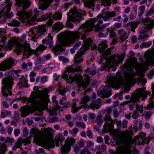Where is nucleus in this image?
<instances>
[{"label":"nucleus","mask_w":154,"mask_h":154,"mask_svg":"<svg viewBox=\"0 0 154 154\" xmlns=\"http://www.w3.org/2000/svg\"><path fill=\"white\" fill-rule=\"evenodd\" d=\"M126 34H125L121 35L120 39L122 42L124 41L127 38V36L126 35Z\"/></svg>","instance_id":"nucleus-64"},{"label":"nucleus","mask_w":154,"mask_h":154,"mask_svg":"<svg viewBox=\"0 0 154 154\" xmlns=\"http://www.w3.org/2000/svg\"><path fill=\"white\" fill-rule=\"evenodd\" d=\"M132 133L131 131H122L120 133V138L117 141L118 145L120 146L118 148V154H130V148L127 146L122 145L130 140Z\"/></svg>","instance_id":"nucleus-7"},{"label":"nucleus","mask_w":154,"mask_h":154,"mask_svg":"<svg viewBox=\"0 0 154 154\" xmlns=\"http://www.w3.org/2000/svg\"><path fill=\"white\" fill-rule=\"evenodd\" d=\"M142 23L144 24V30L141 31L140 33L143 34L144 33H146L151 30L154 26V20H152L149 17H147L143 20Z\"/></svg>","instance_id":"nucleus-15"},{"label":"nucleus","mask_w":154,"mask_h":154,"mask_svg":"<svg viewBox=\"0 0 154 154\" xmlns=\"http://www.w3.org/2000/svg\"><path fill=\"white\" fill-rule=\"evenodd\" d=\"M107 47L106 42L104 41L101 42L100 45H98V47H97L96 45H94L91 47V48L92 50H95V51H98L100 53L103 52H103L106 51L107 49L105 51H104V50H105Z\"/></svg>","instance_id":"nucleus-19"},{"label":"nucleus","mask_w":154,"mask_h":154,"mask_svg":"<svg viewBox=\"0 0 154 154\" xmlns=\"http://www.w3.org/2000/svg\"><path fill=\"white\" fill-rule=\"evenodd\" d=\"M145 8V6H142L139 7V9L140 11V13L138 14V16H139L140 17L143 14Z\"/></svg>","instance_id":"nucleus-52"},{"label":"nucleus","mask_w":154,"mask_h":154,"mask_svg":"<svg viewBox=\"0 0 154 154\" xmlns=\"http://www.w3.org/2000/svg\"><path fill=\"white\" fill-rule=\"evenodd\" d=\"M136 109L139 111L140 113H142L143 110V105H141L139 106L138 104H136Z\"/></svg>","instance_id":"nucleus-51"},{"label":"nucleus","mask_w":154,"mask_h":154,"mask_svg":"<svg viewBox=\"0 0 154 154\" xmlns=\"http://www.w3.org/2000/svg\"><path fill=\"white\" fill-rule=\"evenodd\" d=\"M68 149V147H66L65 146H63L61 149V153L62 154H67V151H66Z\"/></svg>","instance_id":"nucleus-53"},{"label":"nucleus","mask_w":154,"mask_h":154,"mask_svg":"<svg viewBox=\"0 0 154 154\" xmlns=\"http://www.w3.org/2000/svg\"><path fill=\"white\" fill-rule=\"evenodd\" d=\"M11 6V3L10 2L0 11V17L3 16L7 18H10L13 16V14L11 12H9L10 11Z\"/></svg>","instance_id":"nucleus-17"},{"label":"nucleus","mask_w":154,"mask_h":154,"mask_svg":"<svg viewBox=\"0 0 154 154\" xmlns=\"http://www.w3.org/2000/svg\"><path fill=\"white\" fill-rule=\"evenodd\" d=\"M63 27V24L60 22L57 23L52 26L53 29L57 31L60 30Z\"/></svg>","instance_id":"nucleus-32"},{"label":"nucleus","mask_w":154,"mask_h":154,"mask_svg":"<svg viewBox=\"0 0 154 154\" xmlns=\"http://www.w3.org/2000/svg\"><path fill=\"white\" fill-rule=\"evenodd\" d=\"M101 103V99L100 98H98L96 100H92L89 106L88 104L85 105V108H91L92 109L94 110L95 109H97L100 106V104Z\"/></svg>","instance_id":"nucleus-18"},{"label":"nucleus","mask_w":154,"mask_h":154,"mask_svg":"<svg viewBox=\"0 0 154 154\" xmlns=\"http://www.w3.org/2000/svg\"><path fill=\"white\" fill-rule=\"evenodd\" d=\"M81 108L79 107H76L75 103H73L72 106V111L73 113H75L78 112Z\"/></svg>","instance_id":"nucleus-44"},{"label":"nucleus","mask_w":154,"mask_h":154,"mask_svg":"<svg viewBox=\"0 0 154 154\" xmlns=\"http://www.w3.org/2000/svg\"><path fill=\"white\" fill-rule=\"evenodd\" d=\"M25 77L23 75H22L21 78H20V81L18 84L20 88L21 86L25 87H28L27 82L25 80Z\"/></svg>","instance_id":"nucleus-27"},{"label":"nucleus","mask_w":154,"mask_h":154,"mask_svg":"<svg viewBox=\"0 0 154 154\" xmlns=\"http://www.w3.org/2000/svg\"><path fill=\"white\" fill-rule=\"evenodd\" d=\"M56 146H59V143H61L63 140L64 139L63 135L60 134H58L56 137Z\"/></svg>","instance_id":"nucleus-33"},{"label":"nucleus","mask_w":154,"mask_h":154,"mask_svg":"<svg viewBox=\"0 0 154 154\" xmlns=\"http://www.w3.org/2000/svg\"><path fill=\"white\" fill-rule=\"evenodd\" d=\"M46 40L47 45H49V47H51L52 46V37L49 35Z\"/></svg>","instance_id":"nucleus-41"},{"label":"nucleus","mask_w":154,"mask_h":154,"mask_svg":"<svg viewBox=\"0 0 154 154\" xmlns=\"http://www.w3.org/2000/svg\"><path fill=\"white\" fill-rule=\"evenodd\" d=\"M146 88L144 87L137 89L131 95L130 100L128 101V103L130 102H133L130 103L129 106L130 110H132L134 108V103L139 100L140 98L141 97L143 100L146 98L148 94L147 91L145 90Z\"/></svg>","instance_id":"nucleus-9"},{"label":"nucleus","mask_w":154,"mask_h":154,"mask_svg":"<svg viewBox=\"0 0 154 154\" xmlns=\"http://www.w3.org/2000/svg\"><path fill=\"white\" fill-rule=\"evenodd\" d=\"M76 125L78 127H81L83 128H84L85 127V124L81 122H76Z\"/></svg>","instance_id":"nucleus-56"},{"label":"nucleus","mask_w":154,"mask_h":154,"mask_svg":"<svg viewBox=\"0 0 154 154\" xmlns=\"http://www.w3.org/2000/svg\"><path fill=\"white\" fill-rule=\"evenodd\" d=\"M75 142V139L74 138H71L68 139L66 143L63 146L66 147H68V149L66 150V151H67V153L69 152V150L70 149L71 146L73 145Z\"/></svg>","instance_id":"nucleus-25"},{"label":"nucleus","mask_w":154,"mask_h":154,"mask_svg":"<svg viewBox=\"0 0 154 154\" xmlns=\"http://www.w3.org/2000/svg\"><path fill=\"white\" fill-rule=\"evenodd\" d=\"M139 114L138 111H135L133 113L132 117L134 119H137L139 116Z\"/></svg>","instance_id":"nucleus-55"},{"label":"nucleus","mask_w":154,"mask_h":154,"mask_svg":"<svg viewBox=\"0 0 154 154\" xmlns=\"http://www.w3.org/2000/svg\"><path fill=\"white\" fill-rule=\"evenodd\" d=\"M110 2V0H102L101 4L103 5H109Z\"/></svg>","instance_id":"nucleus-54"},{"label":"nucleus","mask_w":154,"mask_h":154,"mask_svg":"<svg viewBox=\"0 0 154 154\" xmlns=\"http://www.w3.org/2000/svg\"><path fill=\"white\" fill-rule=\"evenodd\" d=\"M68 19L71 21L75 22H79L83 17L82 14L79 12L75 8H71L69 13L67 14Z\"/></svg>","instance_id":"nucleus-13"},{"label":"nucleus","mask_w":154,"mask_h":154,"mask_svg":"<svg viewBox=\"0 0 154 154\" xmlns=\"http://www.w3.org/2000/svg\"><path fill=\"white\" fill-rule=\"evenodd\" d=\"M6 33V31L3 29L1 28L0 29V41L4 43L6 39H7L5 36H4V34Z\"/></svg>","instance_id":"nucleus-31"},{"label":"nucleus","mask_w":154,"mask_h":154,"mask_svg":"<svg viewBox=\"0 0 154 154\" xmlns=\"http://www.w3.org/2000/svg\"><path fill=\"white\" fill-rule=\"evenodd\" d=\"M152 113L150 112H146L145 114V119H149L152 116Z\"/></svg>","instance_id":"nucleus-60"},{"label":"nucleus","mask_w":154,"mask_h":154,"mask_svg":"<svg viewBox=\"0 0 154 154\" xmlns=\"http://www.w3.org/2000/svg\"><path fill=\"white\" fill-rule=\"evenodd\" d=\"M128 122L127 120H124L122 121V127L123 128H126L127 127V125Z\"/></svg>","instance_id":"nucleus-59"},{"label":"nucleus","mask_w":154,"mask_h":154,"mask_svg":"<svg viewBox=\"0 0 154 154\" xmlns=\"http://www.w3.org/2000/svg\"><path fill=\"white\" fill-rule=\"evenodd\" d=\"M15 64V60L11 58L4 60L0 64V70L6 71L12 68Z\"/></svg>","instance_id":"nucleus-16"},{"label":"nucleus","mask_w":154,"mask_h":154,"mask_svg":"<svg viewBox=\"0 0 154 154\" xmlns=\"http://www.w3.org/2000/svg\"><path fill=\"white\" fill-rule=\"evenodd\" d=\"M89 49H87L85 48V47L83 45V47L82 48H81L80 50L78 51L77 54H78L79 56H82V55H83L85 52V51L86 50H88Z\"/></svg>","instance_id":"nucleus-43"},{"label":"nucleus","mask_w":154,"mask_h":154,"mask_svg":"<svg viewBox=\"0 0 154 154\" xmlns=\"http://www.w3.org/2000/svg\"><path fill=\"white\" fill-rule=\"evenodd\" d=\"M28 101L36 107L45 109L48 105L49 99L43 91H38L32 92Z\"/></svg>","instance_id":"nucleus-5"},{"label":"nucleus","mask_w":154,"mask_h":154,"mask_svg":"<svg viewBox=\"0 0 154 154\" xmlns=\"http://www.w3.org/2000/svg\"><path fill=\"white\" fill-rule=\"evenodd\" d=\"M90 100V97L86 96L81 98L80 103H83L84 104L83 107L85 108V105L87 104L86 103L89 101Z\"/></svg>","instance_id":"nucleus-34"},{"label":"nucleus","mask_w":154,"mask_h":154,"mask_svg":"<svg viewBox=\"0 0 154 154\" xmlns=\"http://www.w3.org/2000/svg\"><path fill=\"white\" fill-rule=\"evenodd\" d=\"M14 72L18 77L22 76L21 71L20 70L18 69L17 70L14 71Z\"/></svg>","instance_id":"nucleus-63"},{"label":"nucleus","mask_w":154,"mask_h":154,"mask_svg":"<svg viewBox=\"0 0 154 154\" xmlns=\"http://www.w3.org/2000/svg\"><path fill=\"white\" fill-rule=\"evenodd\" d=\"M152 95L149 100V103L148 104L147 108L148 109H150L154 107V84L152 86Z\"/></svg>","instance_id":"nucleus-22"},{"label":"nucleus","mask_w":154,"mask_h":154,"mask_svg":"<svg viewBox=\"0 0 154 154\" xmlns=\"http://www.w3.org/2000/svg\"><path fill=\"white\" fill-rule=\"evenodd\" d=\"M69 73V72H65V73L62 75V78H64L66 81H67L68 79Z\"/></svg>","instance_id":"nucleus-58"},{"label":"nucleus","mask_w":154,"mask_h":154,"mask_svg":"<svg viewBox=\"0 0 154 154\" xmlns=\"http://www.w3.org/2000/svg\"><path fill=\"white\" fill-rule=\"evenodd\" d=\"M47 26L46 25L38 26V27L34 28L31 32L32 34V39L35 41L41 35L46 32V29Z\"/></svg>","instance_id":"nucleus-12"},{"label":"nucleus","mask_w":154,"mask_h":154,"mask_svg":"<svg viewBox=\"0 0 154 154\" xmlns=\"http://www.w3.org/2000/svg\"><path fill=\"white\" fill-rule=\"evenodd\" d=\"M136 138L137 140L138 141L139 143L141 144L143 143H146V140L144 138H140L137 137H136Z\"/></svg>","instance_id":"nucleus-45"},{"label":"nucleus","mask_w":154,"mask_h":154,"mask_svg":"<svg viewBox=\"0 0 154 154\" xmlns=\"http://www.w3.org/2000/svg\"><path fill=\"white\" fill-rule=\"evenodd\" d=\"M111 50V49L110 48H108L106 51L103 52V54L102 55H101V57L99 61V63L100 64H101L103 60L106 59L108 55L109 54Z\"/></svg>","instance_id":"nucleus-26"},{"label":"nucleus","mask_w":154,"mask_h":154,"mask_svg":"<svg viewBox=\"0 0 154 154\" xmlns=\"http://www.w3.org/2000/svg\"><path fill=\"white\" fill-rule=\"evenodd\" d=\"M124 58L123 54L121 55H114L109 57L106 60V63L104 64L102 69L100 70L102 71L104 69H106V67L111 68L115 65H116L122 61Z\"/></svg>","instance_id":"nucleus-10"},{"label":"nucleus","mask_w":154,"mask_h":154,"mask_svg":"<svg viewBox=\"0 0 154 154\" xmlns=\"http://www.w3.org/2000/svg\"><path fill=\"white\" fill-rule=\"evenodd\" d=\"M14 142V139L13 138L7 137L6 138L5 141L1 144L0 147V154H4L6 151V142L12 143Z\"/></svg>","instance_id":"nucleus-21"},{"label":"nucleus","mask_w":154,"mask_h":154,"mask_svg":"<svg viewBox=\"0 0 154 154\" xmlns=\"http://www.w3.org/2000/svg\"><path fill=\"white\" fill-rule=\"evenodd\" d=\"M154 50L149 51H146L144 54V56H140L139 60L142 62L141 63H138L137 61V58L134 57L132 61L129 62L124 66V68L134 67L137 70L135 73L133 70H131L130 74L125 77V81L128 85L133 84L134 82V77L137 74L139 75L137 83L138 85L144 86L146 82V79L143 78L144 75L143 72L148 69V66L150 65L151 63L154 61Z\"/></svg>","instance_id":"nucleus-2"},{"label":"nucleus","mask_w":154,"mask_h":154,"mask_svg":"<svg viewBox=\"0 0 154 154\" xmlns=\"http://www.w3.org/2000/svg\"><path fill=\"white\" fill-rule=\"evenodd\" d=\"M20 110L21 112V115L22 117L27 116L30 112V109L29 106H23L21 107Z\"/></svg>","instance_id":"nucleus-23"},{"label":"nucleus","mask_w":154,"mask_h":154,"mask_svg":"<svg viewBox=\"0 0 154 154\" xmlns=\"http://www.w3.org/2000/svg\"><path fill=\"white\" fill-rule=\"evenodd\" d=\"M116 16V12L114 11L110 12H106L103 13L102 15H99L98 16L99 18H102L105 21L109 20L110 18L115 17Z\"/></svg>","instance_id":"nucleus-20"},{"label":"nucleus","mask_w":154,"mask_h":154,"mask_svg":"<svg viewBox=\"0 0 154 154\" xmlns=\"http://www.w3.org/2000/svg\"><path fill=\"white\" fill-rule=\"evenodd\" d=\"M39 1L41 2H43V3H41V9L42 10H44L46 9L48 7L45 6H44V4L47 3H51L53 0H39Z\"/></svg>","instance_id":"nucleus-35"},{"label":"nucleus","mask_w":154,"mask_h":154,"mask_svg":"<svg viewBox=\"0 0 154 154\" xmlns=\"http://www.w3.org/2000/svg\"><path fill=\"white\" fill-rule=\"evenodd\" d=\"M108 81V85L104 86L102 90L98 91L97 92L98 95L102 94L104 97L107 98L112 95L110 90L111 87L118 88L119 86L125 87L128 85L125 81L124 78L120 75L110 78Z\"/></svg>","instance_id":"nucleus-4"},{"label":"nucleus","mask_w":154,"mask_h":154,"mask_svg":"<svg viewBox=\"0 0 154 154\" xmlns=\"http://www.w3.org/2000/svg\"><path fill=\"white\" fill-rule=\"evenodd\" d=\"M54 141L53 140H50L44 142V144L45 146L48 147L53 148L54 146Z\"/></svg>","instance_id":"nucleus-36"},{"label":"nucleus","mask_w":154,"mask_h":154,"mask_svg":"<svg viewBox=\"0 0 154 154\" xmlns=\"http://www.w3.org/2000/svg\"><path fill=\"white\" fill-rule=\"evenodd\" d=\"M62 15V14L60 13H57L54 14L53 17L54 19H58L60 20L61 18Z\"/></svg>","instance_id":"nucleus-50"},{"label":"nucleus","mask_w":154,"mask_h":154,"mask_svg":"<svg viewBox=\"0 0 154 154\" xmlns=\"http://www.w3.org/2000/svg\"><path fill=\"white\" fill-rule=\"evenodd\" d=\"M71 21L70 20L68 19H68L66 22V25L68 27L70 28H72L73 27V25L72 23L70 22V21Z\"/></svg>","instance_id":"nucleus-57"},{"label":"nucleus","mask_w":154,"mask_h":154,"mask_svg":"<svg viewBox=\"0 0 154 154\" xmlns=\"http://www.w3.org/2000/svg\"><path fill=\"white\" fill-rule=\"evenodd\" d=\"M20 23L17 20H14L11 22V25L12 26H18Z\"/></svg>","instance_id":"nucleus-47"},{"label":"nucleus","mask_w":154,"mask_h":154,"mask_svg":"<svg viewBox=\"0 0 154 154\" xmlns=\"http://www.w3.org/2000/svg\"><path fill=\"white\" fill-rule=\"evenodd\" d=\"M102 20H99L97 18L91 19L86 23L80 26L79 31L72 32L67 31L63 33L58 36L57 44L52 49L55 56L60 54L64 50L63 46L67 45L79 38L80 36L83 35L81 38L83 39L86 37L84 34L91 30H95L96 32L100 31L103 28L100 26L99 24L103 23Z\"/></svg>","instance_id":"nucleus-1"},{"label":"nucleus","mask_w":154,"mask_h":154,"mask_svg":"<svg viewBox=\"0 0 154 154\" xmlns=\"http://www.w3.org/2000/svg\"><path fill=\"white\" fill-rule=\"evenodd\" d=\"M93 43L92 40L90 38L85 39L83 41V45L87 49H89Z\"/></svg>","instance_id":"nucleus-28"},{"label":"nucleus","mask_w":154,"mask_h":154,"mask_svg":"<svg viewBox=\"0 0 154 154\" xmlns=\"http://www.w3.org/2000/svg\"><path fill=\"white\" fill-rule=\"evenodd\" d=\"M81 57L77 54L75 55L74 59V61L75 64H79L83 60V59L80 57Z\"/></svg>","instance_id":"nucleus-38"},{"label":"nucleus","mask_w":154,"mask_h":154,"mask_svg":"<svg viewBox=\"0 0 154 154\" xmlns=\"http://www.w3.org/2000/svg\"><path fill=\"white\" fill-rule=\"evenodd\" d=\"M51 15V14H50L47 13L45 15L42 16L40 18H38V20H37L38 21L45 20L49 18Z\"/></svg>","instance_id":"nucleus-40"},{"label":"nucleus","mask_w":154,"mask_h":154,"mask_svg":"<svg viewBox=\"0 0 154 154\" xmlns=\"http://www.w3.org/2000/svg\"><path fill=\"white\" fill-rule=\"evenodd\" d=\"M154 14V10L153 8H151L150 9L149 11L147 12L146 14V16H149L151 14Z\"/></svg>","instance_id":"nucleus-62"},{"label":"nucleus","mask_w":154,"mask_h":154,"mask_svg":"<svg viewBox=\"0 0 154 154\" xmlns=\"http://www.w3.org/2000/svg\"><path fill=\"white\" fill-rule=\"evenodd\" d=\"M142 126V121H140L139 123V127H138L137 125H134V128L135 129V131L138 130H140L141 129Z\"/></svg>","instance_id":"nucleus-48"},{"label":"nucleus","mask_w":154,"mask_h":154,"mask_svg":"<svg viewBox=\"0 0 154 154\" xmlns=\"http://www.w3.org/2000/svg\"><path fill=\"white\" fill-rule=\"evenodd\" d=\"M17 41L15 39L12 38L10 39L8 43L10 46L12 47L16 44L17 49V53L18 54H20L21 51H23V59L27 58L29 55H31L32 54L37 53L36 51L32 50L28 47H26L25 45L20 44H17Z\"/></svg>","instance_id":"nucleus-8"},{"label":"nucleus","mask_w":154,"mask_h":154,"mask_svg":"<svg viewBox=\"0 0 154 154\" xmlns=\"http://www.w3.org/2000/svg\"><path fill=\"white\" fill-rule=\"evenodd\" d=\"M138 23H137L136 22H132L131 25V28L130 29H131V31L133 32H135V29L137 27L138 25Z\"/></svg>","instance_id":"nucleus-46"},{"label":"nucleus","mask_w":154,"mask_h":154,"mask_svg":"<svg viewBox=\"0 0 154 154\" xmlns=\"http://www.w3.org/2000/svg\"><path fill=\"white\" fill-rule=\"evenodd\" d=\"M102 116L100 115L97 116L96 117V121L97 125L99 126H100L103 122V120L102 119Z\"/></svg>","instance_id":"nucleus-39"},{"label":"nucleus","mask_w":154,"mask_h":154,"mask_svg":"<svg viewBox=\"0 0 154 154\" xmlns=\"http://www.w3.org/2000/svg\"><path fill=\"white\" fill-rule=\"evenodd\" d=\"M3 86L2 88V93L3 95L7 97L9 94H12L11 90L14 84L13 79L12 77L8 76L4 78L2 80Z\"/></svg>","instance_id":"nucleus-11"},{"label":"nucleus","mask_w":154,"mask_h":154,"mask_svg":"<svg viewBox=\"0 0 154 154\" xmlns=\"http://www.w3.org/2000/svg\"><path fill=\"white\" fill-rule=\"evenodd\" d=\"M88 74L92 75H95L96 74L95 69L90 68L86 69L85 75V82L83 80L82 76L73 73L69 75L68 82L72 83L74 82L83 88H85L89 83L90 78L88 75Z\"/></svg>","instance_id":"nucleus-6"},{"label":"nucleus","mask_w":154,"mask_h":154,"mask_svg":"<svg viewBox=\"0 0 154 154\" xmlns=\"http://www.w3.org/2000/svg\"><path fill=\"white\" fill-rule=\"evenodd\" d=\"M119 34L120 35L127 34V33L123 29H120L118 30Z\"/></svg>","instance_id":"nucleus-61"},{"label":"nucleus","mask_w":154,"mask_h":154,"mask_svg":"<svg viewBox=\"0 0 154 154\" xmlns=\"http://www.w3.org/2000/svg\"><path fill=\"white\" fill-rule=\"evenodd\" d=\"M57 90L60 95L63 96L65 95V93L67 91L66 89L61 86H60V87L57 88Z\"/></svg>","instance_id":"nucleus-37"},{"label":"nucleus","mask_w":154,"mask_h":154,"mask_svg":"<svg viewBox=\"0 0 154 154\" xmlns=\"http://www.w3.org/2000/svg\"><path fill=\"white\" fill-rule=\"evenodd\" d=\"M84 6L88 8H92L93 11H94V0H86L84 2Z\"/></svg>","instance_id":"nucleus-24"},{"label":"nucleus","mask_w":154,"mask_h":154,"mask_svg":"<svg viewBox=\"0 0 154 154\" xmlns=\"http://www.w3.org/2000/svg\"><path fill=\"white\" fill-rule=\"evenodd\" d=\"M104 119L106 122L103 127V133H104L112 130L113 129L115 120H112L110 116L108 115H105Z\"/></svg>","instance_id":"nucleus-14"},{"label":"nucleus","mask_w":154,"mask_h":154,"mask_svg":"<svg viewBox=\"0 0 154 154\" xmlns=\"http://www.w3.org/2000/svg\"><path fill=\"white\" fill-rule=\"evenodd\" d=\"M32 134H34L35 139L37 140H38L41 136V134L39 131L33 130L32 132Z\"/></svg>","instance_id":"nucleus-30"},{"label":"nucleus","mask_w":154,"mask_h":154,"mask_svg":"<svg viewBox=\"0 0 154 154\" xmlns=\"http://www.w3.org/2000/svg\"><path fill=\"white\" fill-rule=\"evenodd\" d=\"M108 31L107 32H109V37L110 38H115L116 36V33L115 32L114 30L109 29H107Z\"/></svg>","instance_id":"nucleus-42"},{"label":"nucleus","mask_w":154,"mask_h":154,"mask_svg":"<svg viewBox=\"0 0 154 154\" xmlns=\"http://www.w3.org/2000/svg\"><path fill=\"white\" fill-rule=\"evenodd\" d=\"M16 1L18 8L21 7L22 9L21 11H18L17 12L20 21L23 23L26 22L28 26L34 25L35 21H37L38 19L37 17L38 16V13L39 11L37 8H35L34 10L35 14L32 18L29 19V17L32 15L31 12H27L24 10L27 8L29 6L30 2L27 0H16Z\"/></svg>","instance_id":"nucleus-3"},{"label":"nucleus","mask_w":154,"mask_h":154,"mask_svg":"<svg viewBox=\"0 0 154 154\" xmlns=\"http://www.w3.org/2000/svg\"><path fill=\"white\" fill-rule=\"evenodd\" d=\"M22 139L20 137H19L17 142L15 143V144L12 148V149L13 151H15L16 150L17 148H20L21 149H23L21 148L22 146Z\"/></svg>","instance_id":"nucleus-29"},{"label":"nucleus","mask_w":154,"mask_h":154,"mask_svg":"<svg viewBox=\"0 0 154 154\" xmlns=\"http://www.w3.org/2000/svg\"><path fill=\"white\" fill-rule=\"evenodd\" d=\"M47 47L46 46H45L43 45H39L37 48L35 50V51H37V52H38V50H40L42 51H43L45 50L47 48Z\"/></svg>","instance_id":"nucleus-49"}]
</instances>
